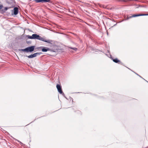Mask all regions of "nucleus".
<instances>
[{
    "instance_id": "1",
    "label": "nucleus",
    "mask_w": 148,
    "mask_h": 148,
    "mask_svg": "<svg viewBox=\"0 0 148 148\" xmlns=\"http://www.w3.org/2000/svg\"><path fill=\"white\" fill-rule=\"evenodd\" d=\"M32 35L33 39H37L51 44H52L53 43V41L49 39L47 40L45 38H42L37 34H34Z\"/></svg>"
},
{
    "instance_id": "2",
    "label": "nucleus",
    "mask_w": 148,
    "mask_h": 148,
    "mask_svg": "<svg viewBox=\"0 0 148 148\" xmlns=\"http://www.w3.org/2000/svg\"><path fill=\"white\" fill-rule=\"evenodd\" d=\"M35 46H34L28 47L24 49H22L21 50L23 51L26 52L28 53L29 52H32L34 51Z\"/></svg>"
},
{
    "instance_id": "3",
    "label": "nucleus",
    "mask_w": 148,
    "mask_h": 148,
    "mask_svg": "<svg viewBox=\"0 0 148 148\" xmlns=\"http://www.w3.org/2000/svg\"><path fill=\"white\" fill-rule=\"evenodd\" d=\"M56 87L58 89V92L61 94L62 95H64V93L62 92V89L61 86L59 84H57L56 85Z\"/></svg>"
},
{
    "instance_id": "4",
    "label": "nucleus",
    "mask_w": 148,
    "mask_h": 148,
    "mask_svg": "<svg viewBox=\"0 0 148 148\" xmlns=\"http://www.w3.org/2000/svg\"><path fill=\"white\" fill-rule=\"evenodd\" d=\"M146 15V14H134V15H132V16H130L129 17V18H131L132 17H136V16H144V15Z\"/></svg>"
},
{
    "instance_id": "5",
    "label": "nucleus",
    "mask_w": 148,
    "mask_h": 148,
    "mask_svg": "<svg viewBox=\"0 0 148 148\" xmlns=\"http://www.w3.org/2000/svg\"><path fill=\"white\" fill-rule=\"evenodd\" d=\"M35 1L36 3H43L44 2H49L50 1L49 0H35Z\"/></svg>"
},
{
    "instance_id": "6",
    "label": "nucleus",
    "mask_w": 148,
    "mask_h": 148,
    "mask_svg": "<svg viewBox=\"0 0 148 148\" xmlns=\"http://www.w3.org/2000/svg\"><path fill=\"white\" fill-rule=\"evenodd\" d=\"M44 47V48H42V51L43 52H47L48 51H49L50 50V49L45 47Z\"/></svg>"
},
{
    "instance_id": "7",
    "label": "nucleus",
    "mask_w": 148,
    "mask_h": 148,
    "mask_svg": "<svg viewBox=\"0 0 148 148\" xmlns=\"http://www.w3.org/2000/svg\"><path fill=\"white\" fill-rule=\"evenodd\" d=\"M18 13V9L17 8L15 7L14 8V15H16Z\"/></svg>"
},
{
    "instance_id": "8",
    "label": "nucleus",
    "mask_w": 148,
    "mask_h": 148,
    "mask_svg": "<svg viewBox=\"0 0 148 148\" xmlns=\"http://www.w3.org/2000/svg\"><path fill=\"white\" fill-rule=\"evenodd\" d=\"M113 60L114 62L116 63H118L120 62V61L117 58L113 59Z\"/></svg>"
},
{
    "instance_id": "9",
    "label": "nucleus",
    "mask_w": 148,
    "mask_h": 148,
    "mask_svg": "<svg viewBox=\"0 0 148 148\" xmlns=\"http://www.w3.org/2000/svg\"><path fill=\"white\" fill-rule=\"evenodd\" d=\"M39 53H36L33 54L34 57H35L36 56L38 55H39Z\"/></svg>"
},
{
    "instance_id": "10",
    "label": "nucleus",
    "mask_w": 148,
    "mask_h": 148,
    "mask_svg": "<svg viewBox=\"0 0 148 148\" xmlns=\"http://www.w3.org/2000/svg\"><path fill=\"white\" fill-rule=\"evenodd\" d=\"M33 54H32L31 55L29 56H26L28 57L29 58H34L33 56Z\"/></svg>"
},
{
    "instance_id": "11",
    "label": "nucleus",
    "mask_w": 148,
    "mask_h": 148,
    "mask_svg": "<svg viewBox=\"0 0 148 148\" xmlns=\"http://www.w3.org/2000/svg\"><path fill=\"white\" fill-rule=\"evenodd\" d=\"M33 54H32L31 55L29 56H26L28 57L29 58H34L33 56Z\"/></svg>"
},
{
    "instance_id": "12",
    "label": "nucleus",
    "mask_w": 148,
    "mask_h": 148,
    "mask_svg": "<svg viewBox=\"0 0 148 148\" xmlns=\"http://www.w3.org/2000/svg\"><path fill=\"white\" fill-rule=\"evenodd\" d=\"M28 38L31 39H33L32 35V36H28Z\"/></svg>"
},
{
    "instance_id": "13",
    "label": "nucleus",
    "mask_w": 148,
    "mask_h": 148,
    "mask_svg": "<svg viewBox=\"0 0 148 148\" xmlns=\"http://www.w3.org/2000/svg\"><path fill=\"white\" fill-rule=\"evenodd\" d=\"M71 48L75 50V51H76L77 50V49L75 47H74V48L71 47Z\"/></svg>"
},
{
    "instance_id": "14",
    "label": "nucleus",
    "mask_w": 148,
    "mask_h": 148,
    "mask_svg": "<svg viewBox=\"0 0 148 148\" xmlns=\"http://www.w3.org/2000/svg\"><path fill=\"white\" fill-rule=\"evenodd\" d=\"M3 8V5H0V10L1 9Z\"/></svg>"
},
{
    "instance_id": "15",
    "label": "nucleus",
    "mask_w": 148,
    "mask_h": 148,
    "mask_svg": "<svg viewBox=\"0 0 148 148\" xmlns=\"http://www.w3.org/2000/svg\"><path fill=\"white\" fill-rule=\"evenodd\" d=\"M8 9V8L7 7H5V10H7Z\"/></svg>"
}]
</instances>
